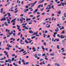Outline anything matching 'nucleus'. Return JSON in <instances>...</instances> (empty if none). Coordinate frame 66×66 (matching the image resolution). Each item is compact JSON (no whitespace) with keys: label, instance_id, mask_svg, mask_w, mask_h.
Returning <instances> with one entry per match:
<instances>
[{"label":"nucleus","instance_id":"obj_12","mask_svg":"<svg viewBox=\"0 0 66 66\" xmlns=\"http://www.w3.org/2000/svg\"><path fill=\"white\" fill-rule=\"evenodd\" d=\"M3 8H2L1 9V13H3Z\"/></svg>","mask_w":66,"mask_h":66},{"label":"nucleus","instance_id":"obj_9","mask_svg":"<svg viewBox=\"0 0 66 66\" xmlns=\"http://www.w3.org/2000/svg\"><path fill=\"white\" fill-rule=\"evenodd\" d=\"M4 24L5 26H9V24H7V23L6 22H4Z\"/></svg>","mask_w":66,"mask_h":66},{"label":"nucleus","instance_id":"obj_37","mask_svg":"<svg viewBox=\"0 0 66 66\" xmlns=\"http://www.w3.org/2000/svg\"><path fill=\"white\" fill-rule=\"evenodd\" d=\"M65 33V31L64 30L63 31V32H62L61 34H64Z\"/></svg>","mask_w":66,"mask_h":66},{"label":"nucleus","instance_id":"obj_60","mask_svg":"<svg viewBox=\"0 0 66 66\" xmlns=\"http://www.w3.org/2000/svg\"><path fill=\"white\" fill-rule=\"evenodd\" d=\"M1 29L2 30L3 32H4V30H3V28H1Z\"/></svg>","mask_w":66,"mask_h":66},{"label":"nucleus","instance_id":"obj_10","mask_svg":"<svg viewBox=\"0 0 66 66\" xmlns=\"http://www.w3.org/2000/svg\"><path fill=\"white\" fill-rule=\"evenodd\" d=\"M24 51V49H22L19 51V52H23Z\"/></svg>","mask_w":66,"mask_h":66},{"label":"nucleus","instance_id":"obj_39","mask_svg":"<svg viewBox=\"0 0 66 66\" xmlns=\"http://www.w3.org/2000/svg\"><path fill=\"white\" fill-rule=\"evenodd\" d=\"M15 56V54H12L11 55V56Z\"/></svg>","mask_w":66,"mask_h":66},{"label":"nucleus","instance_id":"obj_55","mask_svg":"<svg viewBox=\"0 0 66 66\" xmlns=\"http://www.w3.org/2000/svg\"><path fill=\"white\" fill-rule=\"evenodd\" d=\"M62 53H64V52H65V50H62Z\"/></svg>","mask_w":66,"mask_h":66},{"label":"nucleus","instance_id":"obj_57","mask_svg":"<svg viewBox=\"0 0 66 66\" xmlns=\"http://www.w3.org/2000/svg\"><path fill=\"white\" fill-rule=\"evenodd\" d=\"M45 14V12L43 13L42 14V15H44Z\"/></svg>","mask_w":66,"mask_h":66},{"label":"nucleus","instance_id":"obj_53","mask_svg":"<svg viewBox=\"0 0 66 66\" xmlns=\"http://www.w3.org/2000/svg\"><path fill=\"white\" fill-rule=\"evenodd\" d=\"M37 1H36L34 3V4H36V2H37Z\"/></svg>","mask_w":66,"mask_h":66},{"label":"nucleus","instance_id":"obj_11","mask_svg":"<svg viewBox=\"0 0 66 66\" xmlns=\"http://www.w3.org/2000/svg\"><path fill=\"white\" fill-rule=\"evenodd\" d=\"M28 10L29 9H27L26 10L24 9V12H25V13H27V11H28Z\"/></svg>","mask_w":66,"mask_h":66},{"label":"nucleus","instance_id":"obj_45","mask_svg":"<svg viewBox=\"0 0 66 66\" xmlns=\"http://www.w3.org/2000/svg\"><path fill=\"white\" fill-rule=\"evenodd\" d=\"M57 37H59V38L60 37V35H59V34H57Z\"/></svg>","mask_w":66,"mask_h":66},{"label":"nucleus","instance_id":"obj_26","mask_svg":"<svg viewBox=\"0 0 66 66\" xmlns=\"http://www.w3.org/2000/svg\"><path fill=\"white\" fill-rule=\"evenodd\" d=\"M61 3V4H62V5L63 6H64V3Z\"/></svg>","mask_w":66,"mask_h":66},{"label":"nucleus","instance_id":"obj_17","mask_svg":"<svg viewBox=\"0 0 66 66\" xmlns=\"http://www.w3.org/2000/svg\"><path fill=\"white\" fill-rule=\"evenodd\" d=\"M27 40V39H26L25 40V42L26 43V44H28L29 43V42H28Z\"/></svg>","mask_w":66,"mask_h":66},{"label":"nucleus","instance_id":"obj_59","mask_svg":"<svg viewBox=\"0 0 66 66\" xmlns=\"http://www.w3.org/2000/svg\"><path fill=\"white\" fill-rule=\"evenodd\" d=\"M54 6H53V5L52 6V8L53 9H54V7H53Z\"/></svg>","mask_w":66,"mask_h":66},{"label":"nucleus","instance_id":"obj_40","mask_svg":"<svg viewBox=\"0 0 66 66\" xmlns=\"http://www.w3.org/2000/svg\"><path fill=\"white\" fill-rule=\"evenodd\" d=\"M6 49L8 50H10V48H9L7 47V48H6Z\"/></svg>","mask_w":66,"mask_h":66},{"label":"nucleus","instance_id":"obj_13","mask_svg":"<svg viewBox=\"0 0 66 66\" xmlns=\"http://www.w3.org/2000/svg\"><path fill=\"white\" fill-rule=\"evenodd\" d=\"M30 33H32V34H33L34 33V31H32V30H30L29 31Z\"/></svg>","mask_w":66,"mask_h":66},{"label":"nucleus","instance_id":"obj_29","mask_svg":"<svg viewBox=\"0 0 66 66\" xmlns=\"http://www.w3.org/2000/svg\"><path fill=\"white\" fill-rule=\"evenodd\" d=\"M57 48H58V49H60V46H59V45H58L57 46Z\"/></svg>","mask_w":66,"mask_h":66},{"label":"nucleus","instance_id":"obj_52","mask_svg":"<svg viewBox=\"0 0 66 66\" xmlns=\"http://www.w3.org/2000/svg\"><path fill=\"white\" fill-rule=\"evenodd\" d=\"M19 20H20L19 18H18L17 19V21H19Z\"/></svg>","mask_w":66,"mask_h":66},{"label":"nucleus","instance_id":"obj_38","mask_svg":"<svg viewBox=\"0 0 66 66\" xmlns=\"http://www.w3.org/2000/svg\"><path fill=\"white\" fill-rule=\"evenodd\" d=\"M58 13L59 14H61V11H60L59 12H58Z\"/></svg>","mask_w":66,"mask_h":66},{"label":"nucleus","instance_id":"obj_30","mask_svg":"<svg viewBox=\"0 0 66 66\" xmlns=\"http://www.w3.org/2000/svg\"><path fill=\"white\" fill-rule=\"evenodd\" d=\"M55 40H56V42H59V40H60L59 39H55Z\"/></svg>","mask_w":66,"mask_h":66},{"label":"nucleus","instance_id":"obj_25","mask_svg":"<svg viewBox=\"0 0 66 66\" xmlns=\"http://www.w3.org/2000/svg\"><path fill=\"white\" fill-rule=\"evenodd\" d=\"M43 58L41 59L40 60V62H42V61H43Z\"/></svg>","mask_w":66,"mask_h":66},{"label":"nucleus","instance_id":"obj_22","mask_svg":"<svg viewBox=\"0 0 66 66\" xmlns=\"http://www.w3.org/2000/svg\"><path fill=\"white\" fill-rule=\"evenodd\" d=\"M31 20V19L27 18L26 19V21H28V20Z\"/></svg>","mask_w":66,"mask_h":66},{"label":"nucleus","instance_id":"obj_61","mask_svg":"<svg viewBox=\"0 0 66 66\" xmlns=\"http://www.w3.org/2000/svg\"><path fill=\"white\" fill-rule=\"evenodd\" d=\"M51 7L50 6L48 8V9H47V10H49V9H51Z\"/></svg>","mask_w":66,"mask_h":66},{"label":"nucleus","instance_id":"obj_2","mask_svg":"<svg viewBox=\"0 0 66 66\" xmlns=\"http://www.w3.org/2000/svg\"><path fill=\"white\" fill-rule=\"evenodd\" d=\"M27 27L26 26L24 28V29H26V30H29V28H30L29 26V25H27Z\"/></svg>","mask_w":66,"mask_h":66},{"label":"nucleus","instance_id":"obj_15","mask_svg":"<svg viewBox=\"0 0 66 66\" xmlns=\"http://www.w3.org/2000/svg\"><path fill=\"white\" fill-rule=\"evenodd\" d=\"M7 14H8V15H9L8 17H10V16H11V13H7Z\"/></svg>","mask_w":66,"mask_h":66},{"label":"nucleus","instance_id":"obj_7","mask_svg":"<svg viewBox=\"0 0 66 66\" xmlns=\"http://www.w3.org/2000/svg\"><path fill=\"white\" fill-rule=\"evenodd\" d=\"M38 11V9H36L35 10L34 12H33V13H34V14H35V13H36V12H37Z\"/></svg>","mask_w":66,"mask_h":66},{"label":"nucleus","instance_id":"obj_8","mask_svg":"<svg viewBox=\"0 0 66 66\" xmlns=\"http://www.w3.org/2000/svg\"><path fill=\"white\" fill-rule=\"evenodd\" d=\"M65 37V35H61V38H64Z\"/></svg>","mask_w":66,"mask_h":66},{"label":"nucleus","instance_id":"obj_42","mask_svg":"<svg viewBox=\"0 0 66 66\" xmlns=\"http://www.w3.org/2000/svg\"><path fill=\"white\" fill-rule=\"evenodd\" d=\"M45 55H46V54L45 53H44V54H43L42 55V56H45Z\"/></svg>","mask_w":66,"mask_h":66},{"label":"nucleus","instance_id":"obj_41","mask_svg":"<svg viewBox=\"0 0 66 66\" xmlns=\"http://www.w3.org/2000/svg\"><path fill=\"white\" fill-rule=\"evenodd\" d=\"M21 42H23V41H22V39H21L20 40V43H21Z\"/></svg>","mask_w":66,"mask_h":66},{"label":"nucleus","instance_id":"obj_5","mask_svg":"<svg viewBox=\"0 0 66 66\" xmlns=\"http://www.w3.org/2000/svg\"><path fill=\"white\" fill-rule=\"evenodd\" d=\"M5 20H6V18H3L1 20V21H4Z\"/></svg>","mask_w":66,"mask_h":66},{"label":"nucleus","instance_id":"obj_50","mask_svg":"<svg viewBox=\"0 0 66 66\" xmlns=\"http://www.w3.org/2000/svg\"><path fill=\"white\" fill-rule=\"evenodd\" d=\"M7 38L10 37V35H7Z\"/></svg>","mask_w":66,"mask_h":66},{"label":"nucleus","instance_id":"obj_14","mask_svg":"<svg viewBox=\"0 0 66 66\" xmlns=\"http://www.w3.org/2000/svg\"><path fill=\"white\" fill-rule=\"evenodd\" d=\"M8 62H10V63H12V60L11 59H8Z\"/></svg>","mask_w":66,"mask_h":66},{"label":"nucleus","instance_id":"obj_16","mask_svg":"<svg viewBox=\"0 0 66 66\" xmlns=\"http://www.w3.org/2000/svg\"><path fill=\"white\" fill-rule=\"evenodd\" d=\"M6 32H7V33H8V32H10V30H8V29H6Z\"/></svg>","mask_w":66,"mask_h":66},{"label":"nucleus","instance_id":"obj_28","mask_svg":"<svg viewBox=\"0 0 66 66\" xmlns=\"http://www.w3.org/2000/svg\"><path fill=\"white\" fill-rule=\"evenodd\" d=\"M21 61L23 63H24V62H25V61H24V60L23 59H22L21 60Z\"/></svg>","mask_w":66,"mask_h":66},{"label":"nucleus","instance_id":"obj_20","mask_svg":"<svg viewBox=\"0 0 66 66\" xmlns=\"http://www.w3.org/2000/svg\"><path fill=\"white\" fill-rule=\"evenodd\" d=\"M7 46L8 47H12V46H10V45H9V44H7Z\"/></svg>","mask_w":66,"mask_h":66},{"label":"nucleus","instance_id":"obj_64","mask_svg":"<svg viewBox=\"0 0 66 66\" xmlns=\"http://www.w3.org/2000/svg\"><path fill=\"white\" fill-rule=\"evenodd\" d=\"M35 18L36 17H33L32 19L33 20H34V19H35Z\"/></svg>","mask_w":66,"mask_h":66},{"label":"nucleus","instance_id":"obj_58","mask_svg":"<svg viewBox=\"0 0 66 66\" xmlns=\"http://www.w3.org/2000/svg\"><path fill=\"white\" fill-rule=\"evenodd\" d=\"M23 63H23V65H26V62H25Z\"/></svg>","mask_w":66,"mask_h":66},{"label":"nucleus","instance_id":"obj_56","mask_svg":"<svg viewBox=\"0 0 66 66\" xmlns=\"http://www.w3.org/2000/svg\"><path fill=\"white\" fill-rule=\"evenodd\" d=\"M50 35H48L47 36V38H49V37H50Z\"/></svg>","mask_w":66,"mask_h":66},{"label":"nucleus","instance_id":"obj_49","mask_svg":"<svg viewBox=\"0 0 66 66\" xmlns=\"http://www.w3.org/2000/svg\"><path fill=\"white\" fill-rule=\"evenodd\" d=\"M45 50L46 51H48V48H46L45 49Z\"/></svg>","mask_w":66,"mask_h":66},{"label":"nucleus","instance_id":"obj_31","mask_svg":"<svg viewBox=\"0 0 66 66\" xmlns=\"http://www.w3.org/2000/svg\"><path fill=\"white\" fill-rule=\"evenodd\" d=\"M62 43H65V40H62Z\"/></svg>","mask_w":66,"mask_h":66},{"label":"nucleus","instance_id":"obj_47","mask_svg":"<svg viewBox=\"0 0 66 66\" xmlns=\"http://www.w3.org/2000/svg\"><path fill=\"white\" fill-rule=\"evenodd\" d=\"M46 27L47 28H50V25L49 24L48 26H46Z\"/></svg>","mask_w":66,"mask_h":66},{"label":"nucleus","instance_id":"obj_21","mask_svg":"<svg viewBox=\"0 0 66 66\" xmlns=\"http://www.w3.org/2000/svg\"><path fill=\"white\" fill-rule=\"evenodd\" d=\"M45 1V0H43V1H42L41 2H39L40 3H43V2H44Z\"/></svg>","mask_w":66,"mask_h":66},{"label":"nucleus","instance_id":"obj_23","mask_svg":"<svg viewBox=\"0 0 66 66\" xmlns=\"http://www.w3.org/2000/svg\"><path fill=\"white\" fill-rule=\"evenodd\" d=\"M50 55H51L52 56H54V54H53L52 53H51L50 54Z\"/></svg>","mask_w":66,"mask_h":66},{"label":"nucleus","instance_id":"obj_48","mask_svg":"<svg viewBox=\"0 0 66 66\" xmlns=\"http://www.w3.org/2000/svg\"><path fill=\"white\" fill-rule=\"evenodd\" d=\"M21 17H23V14H22L20 15Z\"/></svg>","mask_w":66,"mask_h":66},{"label":"nucleus","instance_id":"obj_19","mask_svg":"<svg viewBox=\"0 0 66 66\" xmlns=\"http://www.w3.org/2000/svg\"><path fill=\"white\" fill-rule=\"evenodd\" d=\"M65 17H64V16H63L62 17V20H65Z\"/></svg>","mask_w":66,"mask_h":66},{"label":"nucleus","instance_id":"obj_54","mask_svg":"<svg viewBox=\"0 0 66 66\" xmlns=\"http://www.w3.org/2000/svg\"><path fill=\"white\" fill-rule=\"evenodd\" d=\"M43 44L44 45H45V46H46V43H45V42H44V43Z\"/></svg>","mask_w":66,"mask_h":66},{"label":"nucleus","instance_id":"obj_46","mask_svg":"<svg viewBox=\"0 0 66 66\" xmlns=\"http://www.w3.org/2000/svg\"><path fill=\"white\" fill-rule=\"evenodd\" d=\"M13 36H15V35H16V34L15 33H14L13 34Z\"/></svg>","mask_w":66,"mask_h":66},{"label":"nucleus","instance_id":"obj_33","mask_svg":"<svg viewBox=\"0 0 66 66\" xmlns=\"http://www.w3.org/2000/svg\"><path fill=\"white\" fill-rule=\"evenodd\" d=\"M62 55H66V53H62Z\"/></svg>","mask_w":66,"mask_h":66},{"label":"nucleus","instance_id":"obj_43","mask_svg":"<svg viewBox=\"0 0 66 66\" xmlns=\"http://www.w3.org/2000/svg\"><path fill=\"white\" fill-rule=\"evenodd\" d=\"M15 22H13V23H12V25L14 26V25H15Z\"/></svg>","mask_w":66,"mask_h":66},{"label":"nucleus","instance_id":"obj_44","mask_svg":"<svg viewBox=\"0 0 66 66\" xmlns=\"http://www.w3.org/2000/svg\"><path fill=\"white\" fill-rule=\"evenodd\" d=\"M19 64H21V61H19Z\"/></svg>","mask_w":66,"mask_h":66},{"label":"nucleus","instance_id":"obj_1","mask_svg":"<svg viewBox=\"0 0 66 66\" xmlns=\"http://www.w3.org/2000/svg\"><path fill=\"white\" fill-rule=\"evenodd\" d=\"M17 27L18 28L17 29H18V30H19V31H21V29H20V26H18V25H17Z\"/></svg>","mask_w":66,"mask_h":66},{"label":"nucleus","instance_id":"obj_51","mask_svg":"<svg viewBox=\"0 0 66 66\" xmlns=\"http://www.w3.org/2000/svg\"><path fill=\"white\" fill-rule=\"evenodd\" d=\"M3 55V54H0V56H2Z\"/></svg>","mask_w":66,"mask_h":66},{"label":"nucleus","instance_id":"obj_34","mask_svg":"<svg viewBox=\"0 0 66 66\" xmlns=\"http://www.w3.org/2000/svg\"><path fill=\"white\" fill-rule=\"evenodd\" d=\"M29 7V6H25L26 9H27V8H28Z\"/></svg>","mask_w":66,"mask_h":66},{"label":"nucleus","instance_id":"obj_62","mask_svg":"<svg viewBox=\"0 0 66 66\" xmlns=\"http://www.w3.org/2000/svg\"><path fill=\"white\" fill-rule=\"evenodd\" d=\"M40 5V7H42L43 6V5Z\"/></svg>","mask_w":66,"mask_h":66},{"label":"nucleus","instance_id":"obj_63","mask_svg":"<svg viewBox=\"0 0 66 66\" xmlns=\"http://www.w3.org/2000/svg\"><path fill=\"white\" fill-rule=\"evenodd\" d=\"M38 56H40V55H41V54H38Z\"/></svg>","mask_w":66,"mask_h":66},{"label":"nucleus","instance_id":"obj_3","mask_svg":"<svg viewBox=\"0 0 66 66\" xmlns=\"http://www.w3.org/2000/svg\"><path fill=\"white\" fill-rule=\"evenodd\" d=\"M38 31H37L36 33V32H34V33L32 34V35H31V36H33L34 35H37V33H38Z\"/></svg>","mask_w":66,"mask_h":66},{"label":"nucleus","instance_id":"obj_18","mask_svg":"<svg viewBox=\"0 0 66 66\" xmlns=\"http://www.w3.org/2000/svg\"><path fill=\"white\" fill-rule=\"evenodd\" d=\"M34 56L35 58H37V54H35L34 55Z\"/></svg>","mask_w":66,"mask_h":66},{"label":"nucleus","instance_id":"obj_6","mask_svg":"<svg viewBox=\"0 0 66 66\" xmlns=\"http://www.w3.org/2000/svg\"><path fill=\"white\" fill-rule=\"evenodd\" d=\"M42 48L43 49V52H44V51H45V48L44 47V46H42Z\"/></svg>","mask_w":66,"mask_h":66},{"label":"nucleus","instance_id":"obj_35","mask_svg":"<svg viewBox=\"0 0 66 66\" xmlns=\"http://www.w3.org/2000/svg\"><path fill=\"white\" fill-rule=\"evenodd\" d=\"M49 31H50V32H53V30H49Z\"/></svg>","mask_w":66,"mask_h":66},{"label":"nucleus","instance_id":"obj_4","mask_svg":"<svg viewBox=\"0 0 66 66\" xmlns=\"http://www.w3.org/2000/svg\"><path fill=\"white\" fill-rule=\"evenodd\" d=\"M15 20H16V18H15V19L12 20L11 21V22H15L16 21H15Z\"/></svg>","mask_w":66,"mask_h":66},{"label":"nucleus","instance_id":"obj_32","mask_svg":"<svg viewBox=\"0 0 66 66\" xmlns=\"http://www.w3.org/2000/svg\"><path fill=\"white\" fill-rule=\"evenodd\" d=\"M43 36H44V38H45V37H46V34H43Z\"/></svg>","mask_w":66,"mask_h":66},{"label":"nucleus","instance_id":"obj_24","mask_svg":"<svg viewBox=\"0 0 66 66\" xmlns=\"http://www.w3.org/2000/svg\"><path fill=\"white\" fill-rule=\"evenodd\" d=\"M14 60H15V58H12V61H14Z\"/></svg>","mask_w":66,"mask_h":66},{"label":"nucleus","instance_id":"obj_36","mask_svg":"<svg viewBox=\"0 0 66 66\" xmlns=\"http://www.w3.org/2000/svg\"><path fill=\"white\" fill-rule=\"evenodd\" d=\"M40 7V5H39L38 6V7H37V9H38Z\"/></svg>","mask_w":66,"mask_h":66},{"label":"nucleus","instance_id":"obj_27","mask_svg":"<svg viewBox=\"0 0 66 66\" xmlns=\"http://www.w3.org/2000/svg\"><path fill=\"white\" fill-rule=\"evenodd\" d=\"M27 24V23H26L25 24H22V26H25V25H26Z\"/></svg>","mask_w":66,"mask_h":66}]
</instances>
